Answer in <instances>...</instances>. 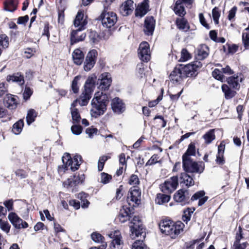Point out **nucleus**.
Returning <instances> with one entry per match:
<instances>
[{
  "instance_id": "nucleus-1",
  "label": "nucleus",
  "mask_w": 249,
  "mask_h": 249,
  "mask_svg": "<svg viewBox=\"0 0 249 249\" xmlns=\"http://www.w3.org/2000/svg\"><path fill=\"white\" fill-rule=\"evenodd\" d=\"M108 103V97L102 92H96L91 101L90 114L92 117L97 118L103 115L107 109Z\"/></svg>"
},
{
  "instance_id": "nucleus-2",
  "label": "nucleus",
  "mask_w": 249,
  "mask_h": 249,
  "mask_svg": "<svg viewBox=\"0 0 249 249\" xmlns=\"http://www.w3.org/2000/svg\"><path fill=\"white\" fill-rule=\"evenodd\" d=\"M184 224L180 222H174L171 220H163L160 224L161 231L172 238H175L183 231Z\"/></svg>"
},
{
  "instance_id": "nucleus-3",
  "label": "nucleus",
  "mask_w": 249,
  "mask_h": 249,
  "mask_svg": "<svg viewBox=\"0 0 249 249\" xmlns=\"http://www.w3.org/2000/svg\"><path fill=\"white\" fill-rule=\"evenodd\" d=\"M97 76L95 74L89 75L86 80L84 85V90L80 95L81 101L79 100L80 106L86 105L91 98V95L95 87Z\"/></svg>"
},
{
  "instance_id": "nucleus-4",
  "label": "nucleus",
  "mask_w": 249,
  "mask_h": 249,
  "mask_svg": "<svg viewBox=\"0 0 249 249\" xmlns=\"http://www.w3.org/2000/svg\"><path fill=\"white\" fill-rule=\"evenodd\" d=\"M62 160L63 164L58 167L59 172H65L69 167L71 171H74L79 168L82 162V157L80 155H76L71 159L70 155L66 153L62 157Z\"/></svg>"
},
{
  "instance_id": "nucleus-5",
  "label": "nucleus",
  "mask_w": 249,
  "mask_h": 249,
  "mask_svg": "<svg viewBox=\"0 0 249 249\" xmlns=\"http://www.w3.org/2000/svg\"><path fill=\"white\" fill-rule=\"evenodd\" d=\"M100 19L104 27L110 29L115 25L117 21L118 17L116 13L112 11H109L105 8L100 16Z\"/></svg>"
},
{
  "instance_id": "nucleus-6",
  "label": "nucleus",
  "mask_w": 249,
  "mask_h": 249,
  "mask_svg": "<svg viewBox=\"0 0 249 249\" xmlns=\"http://www.w3.org/2000/svg\"><path fill=\"white\" fill-rule=\"evenodd\" d=\"M130 229L131 231L130 237L132 239H134L141 235L143 237H145L144 229L139 216H134L131 219Z\"/></svg>"
},
{
  "instance_id": "nucleus-7",
  "label": "nucleus",
  "mask_w": 249,
  "mask_h": 249,
  "mask_svg": "<svg viewBox=\"0 0 249 249\" xmlns=\"http://www.w3.org/2000/svg\"><path fill=\"white\" fill-rule=\"evenodd\" d=\"M186 156H182V163L184 170L191 173H201L203 171V163L198 164L193 161L191 159L186 158Z\"/></svg>"
},
{
  "instance_id": "nucleus-8",
  "label": "nucleus",
  "mask_w": 249,
  "mask_h": 249,
  "mask_svg": "<svg viewBox=\"0 0 249 249\" xmlns=\"http://www.w3.org/2000/svg\"><path fill=\"white\" fill-rule=\"evenodd\" d=\"M178 179L177 176H173L166 179L160 184L161 191L165 194H171L177 188Z\"/></svg>"
},
{
  "instance_id": "nucleus-9",
  "label": "nucleus",
  "mask_w": 249,
  "mask_h": 249,
  "mask_svg": "<svg viewBox=\"0 0 249 249\" xmlns=\"http://www.w3.org/2000/svg\"><path fill=\"white\" fill-rule=\"evenodd\" d=\"M202 66V64L200 62L196 61L192 64H189L180 67L185 77H191L197 74V71Z\"/></svg>"
},
{
  "instance_id": "nucleus-10",
  "label": "nucleus",
  "mask_w": 249,
  "mask_h": 249,
  "mask_svg": "<svg viewBox=\"0 0 249 249\" xmlns=\"http://www.w3.org/2000/svg\"><path fill=\"white\" fill-rule=\"evenodd\" d=\"M108 236L113 239L110 245L111 249H122L124 243L119 231H115L111 232L108 234Z\"/></svg>"
},
{
  "instance_id": "nucleus-11",
  "label": "nucleus",
  "mask_w": 249,
  "mask_h": 249,
  "mask_svg": "<svg viewBox=\"0 0 249 249\" xmlns=\"http://www.w3.org/2000/svg\"><path fill=\"white\" fill-rule=\"evenodd\" d=\"M97 56V52L95 50H92L88 53L84 64V69L85 71H88L93 67Z\"/></svg>"
},
{
  "instance_id": "nucleus-12",
  "label": "nucleus",
  "mask_w": 249,
  "mask_h": 249,
  "mask_svg": "<svg viewBox=\"0 0 249 249\" xmlns=\"http://www.w3.org/2000/svg\"><path fill=\"white\" fill-rule=\"evenodd\" d=\"M233 73V71L229 66L221 69H215L212 72L213 76L216 79L223 82L225 80L224 74L231 75Z\"/></svg>"
},
{
  "instance_id": "nucleus-13",
  "label": "nucleus",
  "mask_w": 249,
  "mask_h": 249,
  "mask_svg": "<svg viewBox=\"0 0 249 249\" xmlns=\"http://www.w3.org/2000/svg\"><path fill=\"white\" fill-rule=\"evenodd\" d=\"M8 217L12 225L17 229L26 228L28 227V223L23 221L15 213H9Z\"/></svg>"
},
{
  "instance_id": "nucleus-14",
  "label": "nucleus",
  "mask_w": 249,
  "mask_h": 249,
  "mask_svg": "<svg viewBox=\"0 0 249 249\" xmlns=\"http://www.w3.org/2000/svg\"><path fill=\"white\" fill-rule=\"evenodd\" d=\"M85 179V175L83 174L75 175L72 178H68L63 183L64 186L67 188H72L82 183Z\"/></svg>"
},
{
  "instance_id": "nucleus-15",
  "label": "nucleus",
  "mask_w": 249,
  "mask_h": 249,
  "mask_svg": "<svg viewBox=\"0 0 249 249\" xmlns=\"http://www.w3.org/2000/svg\"><path fill=\"white\" fill-rule=\"evenodd\" d=\"M174 199L183 206L189 202V196L186 190L181 189L175 193L174 195Z\"/></svg>"
},
{
  "instance_id": "nucleus-16",
  "label": "nucleus",
  "mask_w": 249,
  "mask_h": 249,
  "mask_svg": "<svg viewBox=\"0 0 249 249\" xmlns=\"http://www.w3.org/2000/svg\"><path fill=\"white\" fill-rule=\"evenodd\" d=\"M140 58L143 61H148L150 59V53L149 45L146 42H143L140 44L139 53Z\"/></svg>"
},
{
  "instance_id": "nucleus-17",
  "label": "nucleus",
  "mask_w": 249,
  "mask_h": 249,
  "mask_svg": "<svg viewBox=\"0 0 249 249\" xmlns=\"http://www.w3.org/2000/svg\"><path fill=\"white\" fill-rule=\"evenodd\" d=\"M141 192L140 189L136 187H131L128 193L127 201H130L139 204L141 201Z\"/></svg>"
},
{
  "instance_id": "nucleus-18",
  "label": "nucleus",
  "mask_w": 249,
  "mask_h": 249,
  "mask_svg": "<svg viewBox=\"0 0 249 249\" xmlns=\"http://www.w3.org/2000/svg\"><path fill=\"white\" fill-rule=\"evenodd\" d=\"M111 105L113 111L117 114H121L125 110L124 103L118 97H115L112 100Z\"/></svg>"
},
{
  "instance_id": "nucleus-19",
  "label": "nucleus",
  "mask_w": 249,
  "mask_h": 249,
  "mask_svg": "<svg viewBox=\"0 0 249 249\" xmlns=\"http://www.w3.org/2000/svg\"><path fill=\"white\" fill-rule=\"evenodd\" d=\"M134 8V2L131 0H127L122 3L120 8V12L124 16L131 14Z\"/></svg>"
},
{
  "instance_id": "nucleus-20",
  "label": "nucleus",
  "mask_w": 249,
  "mask_h": 249,
  "mask_svg": "<svg viewBox=\"0 0 249 249\" xmlns=\"http://www.w3.org/2000/svg\"><path fill=\"white\" fill-rule=\"evenodd\" d=\"M84 29L78 28L75 30H73L71 35V44L83 41L86 37V34L82 33L81 31Z\"/></svg>"
},
{
  "instance_id": "nucleus-21",
  "label": "nucleus",
  "mask_w": 249,
  "mask_h": 249,
  "mask_svg": "<svg viewBox=\"0 0 249 249\" xmlns=\"http://www.w3.org/2000/svg\"><path fill=\"white\" fill-rule=\"evenodd\" d=\"M181 67L175 68L170 74L169 77L174 83L180 82L185 77Z\"/></svg>"
},
{
  "instance_id": "nucleus-22",
  "label": "nucleus",
  "mask_w": 249,
  "mask_h": 249,
  "mask_svg": "<svg viewBox=\"0 0 249 249\" xmlns=\"http://www.w3.org/2000/svg\"><path fill=\"white\" fill-rule=\"evenodd\" d=\"M100 80L99 88L103 90L108 89L112 82L110 74L107 72L102 73L100 76Z\"/></svg>"
},
{
  "instance_id": "nucleus-23",
  "label": "nucleus",
  "mask_w": 249,
  "mask_h": 249,
  "mask_svg": "<svg viewBox=\"0 0 249 249\" xmlns=\"http://www.w3.org/2000/svg\"><path fill=\"white\" fill-rule=\"evenodd\" d=\"M84 17L83 12L81 11H79L73 21L75 27H77L81 29H85V26L87 25L88 22L86 18H84Z\"/></svg>"
},
{
  "instance_id": "nucleus-24",
  "label": "nucleus",
  "mask_w": 249,
  "mask_h": 249,
  "mask_svg": "<svg viewBox=\"0 0 249 249\" xmlns=\"http://www.w3.org/2000/svg\"><path fill=\"white\" fill-rule=\"evenodd\" d=\"M155 21L152 17H146L145 19L144 31L147 35H152L155 28Z\"/></svg>"
},
{
  "instance_id": "nucleus-25",
  "label": "nucleus",
  "mask_w": 249,
  "mask_h": 249,
  "mask_svg": "<svg viewBox=\"0 0 249 249\" xmlns=\"http://www.w3.org/2000/svg\"><path fill=\"white\" fill-rule=\"evenodd\" d=\"M243 80V76L241 74L232 76L227 79V81L230 86L235 89L240 88V82Z\"/></svg>"
},
{
  "instance_id": "nucleus-26",
  "label": "nucleus",
  "mask_w": 249,
  "mask_h": 249,
  "mask_svg": "<svg viewBox=\"0 0 249 249\" xmlns=\"http://www.w3.org/2000/svg\"><path fill=\"white\" fill-rule=\"evenodd\" d=\"M149 10V4L148 0H144L138 5L136 9V16L141 17L145 15Z\"/></svg>"
},
{
  "instance_id": "nucleus-27",
  "label": "nucleus",
  "mask_w": 249,
  "mask_h": 249,
  "mask_svg": "<svg viewBox=\"0 0 249 249\" xmlns=\"http://www.w3.org/2000/svg\"><path fill=\"white\" fill-rule=\"evenodd\" d=\"M4 106L10 109H15L17 107V103L15 98L11 94H6L4 98Z\"/></svg>"
},
{
  "instance_id": "nucleus-28",
  "label": "nucleus",
  "mask_w": 249,
  "mask_h": 249,
  "mask_svg": "<svg viewBox=\"0 0 249 249\" xmlns=\"http://www.w3.org/2000/svg\"><path fill=\"white\" fill-rule=\"evenodd\" d=\"M79 100L81 101L80 98L79 100H78V99L75 100L72 103V104L71 105V107L72 119L73 121L75 123H77V122H79V121L81 119V117H80V114L79 113V111H78L77 108H76L75 107L77 106L78 102L79 103Z\"/></svg>"
},
{
  "instance_id": "nucleus-29",
  "label": "nucleus",
  "mask_w": 249,
  "mask_h": 249,
  "mask_svg": "<svg viewBox=\"0 0 249 249\" xmlns=\"http://www.w3.org/2000/svg\"><path fill=\"white\" fill-rule=\"evenodd\" d=\"M205 192L203 191H200L196 192L191 197L192 200L198 199V205L200 206L203 205L208 200V196H204Z\"/></svg>"
},
{
  "instance_id": "nucleus-30",
  "label": "nucleus",
  "mask_w": 249,
  "mask_h": 249,
  "mask_svg": "<svg viewBox=\"0 0 249 249\" xmlns=\"http://www.w3.org/2000/svg\"><path fill=\"white\" fill-rule=\"evenodd\" d=\"M84 57V53L80 49H75L72 53V58L74 63L77 65H80L82 64Z\"/></svg>"
},
{
  "instance_id": "nucleus-31",
  "label": "nucleus",
  "mask_w": 249,
  "mask_h": 249,
  "mask_svg": "<svg viewBox=\"0 0 249 249\" xmlns=\"http://www.w3.org/2000/svg\"><path fill=\"white\" fill-rule=\"evenodd\" d=\"M130 214V208L124 206L120 210L118 218L122 223H124L129 218Z\"/></svg>"
},
{
  "instance_id": "nucleus-32",
  "label": "nucleus",
  "mask_w": 249,
  "mask_h": 249,
  "mask_svg": "<svg viewBox=\"0 0 249 249\" xmlns=\"http://www.w3.org/2000/svg\"><path fill=\"white\" fill-rule=\"evenodd\" d=\"M180 183H183L185 186L189 187L194 184L192 178L185 173H182L180 176Z\"/></svg>"
},
{
  "instance_id": "nucleus-33",
  "label": "nucleus",
  "mask_w": 249,
  "mask_h": 249,
  "mask_svg": "<svg viewBox=\"0 0 249 249\" xmlns=\"http://www.w3.org/2000/svg\"><path fill=\"white\" fill-rule=\"evenodd\" d=\"M209 48L206 45H201L197 50V58L200 60L206 58L209 54Z\"/></svg>"
},
{
  "instance_id": "nucleus-34",
  "label": "nucleus",
  "mask_w": 249,
  "mask_h": 249,
  "mask_svg": "<svg viewBox=\"0 0 249 249\" xmlns=\"http://www.w3.org/2000/svg\"><path fill=\"white\" fill-rule=\"evenodd\" d=\"M167 194H158L155 199L156 203L159 205H162L168 202L171 199V196Z\"/></svg>"
},
{
  "instance_id": "nucleus-35",
  "label": "nucleus",
  "mask_w": 249,
  "mask_h": 249,
  "mask_svg": "<svg viewBox=\"0 0 249 249\" xmlns=\"http://www.w3.org/2000/svg\"><path fill=\"white\" fill-rule=\"evenodd\" d=\"M7 80L9 82H16L20 85H22L24 83L23 76L18 73L8 76Z\"/></svg>"
},
{
  "instance_id": "nucleus-36",
  "label": "nucleus",
  "mask_w": 249,
  "mask_h": 249,
  "mask_svg": "<svg viewBox=\"0 0 249 249\" xmlns=\"http://www.w3.org/2000/svg\"><path fill=\"white\" fill-rule=\"evenodd\" d=\"M175 13L180 17L183 16L185 14L184 8L182 5L181 0H178L176 1L174 8Z\"/></svg>"
},
{
  "instance_id": "nucleus-37",
  "label": "nucleus",
  "mask_w": 249,
  "mask_h": 249,
  "mask_svg": "<svg viewBox=\"0 0 249 249\" xmlns=\"http://www.w3.org/2000/svg\"><path fill=\"white\" fill-rule=\"evenodd\" d=\"M222 90L224 93L225 98L227 99L232 98L236 93V91L231 89L229 86L226 84H223L222 86Z\"/></svg>"
},
{
  "instance_id": "nucleus-38",
  "label": "nucleus",
  "mask_w": 249,
  "mask_h": 249,
  "mask_svg": "<svg viewBox=\"0 0 249 249\" xmlns=\"http://www.w3.org/2000/svg\"><path fill=\"white\" fill-rule=\"evenodd\" d=\"M23 126L24 122L23 120H19L13 124L12 130L13 133L15 135L19 134L22 131Z\"/></svg>"
},
{
  "instance_id": "nucleus-39",
  "label": "nucleus",
  "mask_w": 249,
  "mask_h": 249,
  "mask_svg": "<svg viewBox=\"0 0 249 249\" xmlns=\"http://www.w3.org/2000/svg\"><path fill=\"white\" fill-rule=\"evenodd\" d=\"M91 239L92 240L96 243H103L102 245L103 249H105L107 247V243L104 241V237L100 233L94 232L91 235Z\"/></svg>"
},
{
  "instance_id": "nucleus-40",
  "label": "nucleus",
  "mask_w": 249,
  "mask_h": 249,
  "mask_svg": "<svg viewBox=\"0 0 249 249\" xmlns=\"http://www.w3.org/2000/svg\"><path fill=\"white\" fill-rule=\"evenodd\" d=\"M18 3L17 0H8L5 2V9L8 11L12 12L17 9Z\"/></svg>"
},
{
  "instance_id": "nucleus-41",
  "label": "nucleus",
  "mask_w": 249,
  "mask_h": 249,
  "mask_svg": "<svg viewBox=\"0 0 249 249\" xmlns=\"http://www.w3.org/2000/svg\"><path fill=\"white\" fill-rule=\"evenodd\" d=\"M177 26L179 29L187 31L189 29V25L187 21L183 18H178L176 20Z\"/></svg>"
},
{
  "instance_id": "nucleus-42",
  "label": "nucleus",
  "mask_w": 249,
  "mask_h": 249,
  "mask_svg": "<svg viewBox=\"0 0 249 249\" xmlns=\"http://www.w3.org/2000/svg\"><path fill=\"white\" fill-rule=\"evenodd\" d=\"M203 138L205 140V143L210 144L215 138L214 134V129H211L203 136Z\"/></svg>"
},
{
  "instance_id": "nucleus-43",
  "label": "nucleus",
  "mask_w": 249,
  "mask_h": 249,
  "mask_svg": "<svg viewBox=\"0 0 249 249\" xmlns=\"http://www.w3.org/2000/svg\"><path fill=\"white\" fill-rule=\"evenodd\" d=\"M37 114L36 111L33 109L29 110L26 116L27 123L28 124H30L35 121V118L36 117Z\"/></svg>"
},
{
  "instance_id": "nucleus-44",
  "label": "nucleus",
  "mask_w": 249,
  "mask_h": 249,
  "mask_svg": "<svg viewBox=\"0 0 249 249\" xmlns=\"http://www.w3.org/2000/svg\"><path fill=\"white\" fill-rule=\"evenodd\" d=\"M196 154V147L194 143H191L188 146V148L185 153V154L183 155V156H186V158L188 159H191L190 158V156H194Z\"/></svg>"
},
{
  "instance_id": "nucleus-45",
  "label": "nucleus",
  "mask_w": 249,
  "mask_h": 249,
  "mask_svg": "<svg viewBox=\"0 0 249 249\" xmlns=\"http://www.w3.org/2000/svg\"><path fill=\"white\" fill-rule=\"evenodd\" d=\"M9 46V38L5 35H0V47L2 49L8 48Z\"/></svg>"
},
{
  "instance_id": "nucleus-46",
  "label": "nucleus",
  "mask_w": 249,
  "mask_h": 249,
  "mask_svg": "<svg viewBox=\"0 0 249 249\" xmlns=\"http://www.w3.org/2000/svg\"><path fill=\"white\" fill-rule=\"evenodd\" d=\"M80 78V76H77L75 77L72 80L71 84V89L73 92L75 93H77L79 91L78 83Z\"/></svg>"
},
{
  "instance_id": "nucleus-47",
  "label": "nucleus",
  "mask_w": 249,
  "mask_h": 249,
  "mask_svg": "<svg viewBox=\"0 0 249 249\" xmlns=\"http://www.w3.org/2000/svg\"><path fill=\"white\" fill-rule=\"evenodd\" d=\"M89 37L90 40L93 43H97L100 38V36L95 31H90Z\"/></svg>"
},
{
  "instance_id": "nucleus-48",
  "label": "nucleus",
  "mask_w": 249,
  "mask_h": 249,
  "mask_svg": "<svg viewBox=\"0 0 249 249\" xmlns=\"http://www.w3.org/2000/svg\"><path fill=\"white\" fill-rule=\"evenodd\" d=\"M241 238V235L240 236V237H236V240L234 244V249H245L246 248L247 245V242H244L242 244L239 243V240Z\"/></svg>"
},
{
  "instance_id": "nucleus-49",
  "label": "nucleus",
  "mask_w": 249,
  "mask_h": 249,
  "mask_svg": "<svg viewBox=\"0 0 249 249\" xmlns=\"http://www.w3.org/2000/svg\"><path fill=\"white\" fill-rule=\"evenodd\" d=\"M190 58L191 55L187 50L185 49H182L181 52V57L179 61L182 62L186 61L189 60Z\"/></svg>"
},
{
  "instance_id": "nucleus-50",
  "label": "nucleus",
  "mask_w": 249,
  "mask_h": 249,
  "mask_svg": "<svg viewBox=\"0 0 249 249\" xmlns=\"http://www.w3.org/2000/svg\"><path fill=\"white\" fill-rule=\"evenodd\" d=\"M242 41L246 49H248L249 47V32H243Z\"/></svg>"
},
{
  "instance_id": "nucleus-51",
  "label": "nucleus",
  "mask_w": 249,
  "mask_h": 249,
  "mask_svg": "<svg viewBox=\"0 0 249 249\" xmlns=\"http://www.w3.org/2000/svg\"><path fill=\"white\" fill-rule=\"evenodd\" d=\"M139 183L140 180L137 176L132 175L129 179V184L133 186V187H136V186L139 185Z\"/></svg>"
},
{
  "instance_id": "nucleus-52",
  "label": "nucleus",
  "mask_w": 249,
  "mask_h": 249,
  "mask_svg": "<svg viewBox=\"0 0 249 249\" xmlns=\"http://www.w3.org/2000/svg\"><path fill=\"white\" fill-rule=\"evenodd\" d=\"M0 228L7 233L10 231V225L7 221L0 219Z\"/></svg>"
},
{
  "instance_id": "nucleus-53",
  "label": "nucleus",
  "mask_w": 249,
  "mask_h": 249,
  "mask_svg": "<svg viewBox=\"0 0 249 249\" xmlns=\"http://www.w3.org/2000/svg\"><path fill=\"white\" fill-rule=\"evenodd\" d=\"M136 71L138 76L141 78L142 77L143 75L145 74L144 64L142 63L138 64L137 66Z\"/></svg>"
},
{
  "instance_id": "nucleus-54",
  "label": "nucleus",
  "mask_w": 249,
  "mask_h": 249,
  "mask_svg": "<svg viewBox=\"0 0 249 249\" xmlns=\"http://www.w3.org/2000/svg\"><path fill=\"white\" fill-rule=\"evenodd\" d=\"M145 245L141 240L136 241L132 246V249H145Z\"/></svg>"
},
{
  "instance_id": "nucleus-55",
  "label": "nucleus",
  "mask_w": 249,
  "mask_h": 249,
  "mask_svg": "<svg viewBox=\"0 0 249 249\" xmlns=\"http://www.w3.org/2000/svg\"><path fill=\"white\" fill-rule=\"evenodd\" d=\"M112 178L111 176L105 173L101 174V182L104 184L107 183Z\"/></svg>"
},
{
  "instance_id": "nucleus-56",
  "label": "nucleus",
  "mask_w": 249,
  "mask_h": 249,
  "mask_svg": "<svg viewBox=\"0 0 249 249\" xmlns=\"http://www.w3.org/2000/svg\"><path fill=\"white\" fill-rule=\"evenodd\" d=\"M213 18L215 24L218 23V19L220 16L218 8L214 7L212 11Z\"/></svg>"
},
{
  "instance_id": "nucleus-57",
  "label": "nucleus",
  "mask_w": 249,
  "mask_h": 249,
  "mask_svg": "<svg viewBox=\"0 0 249 249\" xmlns=\"http://www.w3.org/2000/svg\"><path fill=\"white\" fill-rule=\"evenodd\" d=\"M71 130L74 135H79L81 133L82 128L78 125H73L71 127Z\"/></svg>"
},
{
  "instance_id": "nucleus-58",
  "label": "nucleus",
  "mask_w": 249,
  "mask_h": 249,
  "mask_svg": "<svg viewBox=\"0 0 249 249\" xmlns=\"http://www.w3.org/2000/svg\"><path fill=\"white\" fill-rule=\"evenodd\" d=\"M8 92L7 85L4 83H0V97Z\"/></svg>"
},
{
  "instance_id": "nucleus-59",
  "label": "nucleus",
  "mask_w": 249,
  "mask_h": 249,
  "mask_svg": "<svg viewBox=\"0 0 249 249\" xmlns=\"http://www.w3.org/2000/svg\"><path fill=\"white\" fill-rule=\"evenodd\" d=\"M29 20V17L26 15L23 17H20L18 18L17 23L19 24H24Z\"/></svg>"
},
{
  "instance_id": "nucleus-60",
  "label": "nucleus",
  "mask_w": 249,
  "mask_h": 249,
  "mask_svg": "<svg viewBox=\"0 0 249 249\" xmlns=\"http://www.w3.org/2000/svg\"><path fill=\"white\" fill-rule=\"evenodd\" d=\"M3 204L8 211L13 210V202L12 200H9L4 202Z\"/></svg>"
},
{
  "instance_id": "nucleus-61",
  "label": "nucleus",
  "mask_w": 249,
  "mask_h": 249,
  "mask_svg": "<svg viewBox=\"0 0 249 249\" xmlns=\"http://www.w3.org/2000/svg\"><path fill=\"white\" fill-rule=\"evenodd\" d=\"M97 131V129L93 127H90L86 129V133L88 134L89 137V138H92L93 136V135L95 133H96Z\"/></svg>"
},
{
  "instance_id": "nucleus-62",
  "label": "nucleus",
  "mask_w": 249,
  "mask_h": 249,
  "mask_svg": "<svg viewBox=\"0 0 249 249\" xmlns=\"http://www.w3.org/2000/svg\"><path fill=\"white\" fill-rule=\"evenodd\" d=\"M32 94V90L29 88H26L23 93V97L26 100H27Z\"/></svg>"
},
{
  "instance_id": "nucleus-63",
  "label": "nucleus",
  "mask_w": 249,
  "mask_h": 249,
  "mask_svg": "<svg viewBox=\"0 0 249 249\" xmlns=\"http://www.w3.org/2000/svg\"><path fill=\"white\" fill-rule=\"evenodd\" d=\"M15 173L20 178H24L27 176L25 172L22 170H18L16 171Z\"/></svg>"
},
{
  "instance_id": "nucleus-64",
  "label": "nucleus",
  "mask_w": 249,
  "mask_h": 249,
  "mask_svg": "<svg viewBox=\"0 0 249 249\" xmlns=\"http://www.w3.org/2000/svg\"><path fill=\"white\" fill-rule=\"evenodd\" d=\"M237 11V7L234 6L230 11L228 15V18L229 20L232 19L235 15Z\"/></svg>"
}]
</instances>
